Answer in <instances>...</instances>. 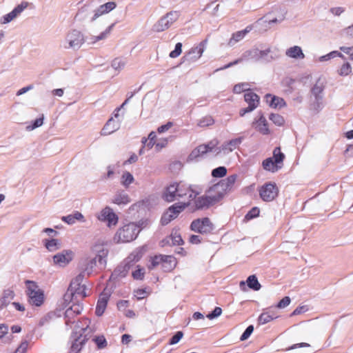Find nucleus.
Returning <instances> with one entry per match:
<instances>
[{
	"label": "nucleus",
	"mask_w": 353,
	"mask_h": 353,
	"mask_svg": "<svg viewBox=\"0 0 353 353\" xmlns=\"http://www.w3.org/2000/svg\"><path fill=\"white\" fill-rule=\"evenodd\" d=\"M236 179L237 175L232 174L212 185L210 188L208 195L195 199V208L197 210L208 208L219 202L228 192L231 191Z\"/></svg>",
	"instance_id": "f257e3e1"
},
{
	"label": "nucleus",
	"mask_w": 353,
	"mask_h": 353,
	"mask_svg": "<svg viewBox=\"0 0 353 353\" xmlns=\"http://www.w3.org/2000/svg\"><path fill=\"white\" fill-rule=\"evenodd\" d=\"M201 192V188L196 185H189L182 182H174L165 188L163 198L167 202H172L188 195V198L191 201Z\"/></svg>",
	"instance_id": "f03ea898"
},
{
	"label": "nucleus",
	"mask_w": 353,
	"mask_h": 353,
	"mask_svg": "<svg viewBox=\"0 0 353 353\" xmlns=\"http://www.w3.org/2000/svg\"><path fill=\"white\" fill-rule=\"evenodd\" d=\"M90 321L84 319L81 322H77L75 325V334H79L77 338L73 342L69 353H79L82 348L83 345L88 340V335L92 332L89 327Z\"/></svg>",
	"instance_id": "7ed1b4c3"
},
{
	"label": "nucleus",
	"mask_w": 353,
	"mask_h": 353,
	"mask_svg": "<svg viewBox=\"0 0 353 353\" xmlns=\"http://www.w3.org/2000/svg\"><path fill=\"white\" fill-rule=\"evenodd\" d=\"M85 39L83 33L77 29H72L68 31L63 39L60 41V47L64 50H79L84 43Z\"/></svg>",
	"instance_id": "20e7f679"
},
{
	"label": "nucleus",
	"mask_w": 353,
	"mask_h": 353,
	"mask_svg": "<svg viewBox=\"0 0 353 353\" xmlns=\"http://www.w3.org/2000/svg\"><path fill=\"white\" fill-rule=\"evenodd\" d=\"M97 254L92 258H85L81 262V268L83 273H86L88 275L92 274L94 268L97 266V262L98 261L99 265L103 268L106 264V258L108 254V250L102 248L101 250H97Z\"/></svg>",
	"instance_id": "39448f33"
},
{
	"label": "nucleus",
	"mask_w": 353,
	"mask_h": 353,
	"mask_svg": "<svg viewBox=\"0 0 353 353\" xmlns=\"http://www.w3.org/2000/svg\"><path fill=\"white\" fill-rule=\"evenodd\" d=\"M139 227L130 223L120 228L114 236V241L117 243H124L134 240L140 232Z\"/></svg>",
	"instance_id": "423d86ee"
},
{
	"label": "nucleus",
	"mask_w": 353,
	"mask_h": 353,
	"mask_svg": "<svg viewBox=\"0 0 353 353\" xmlns=\"http://www.w3.org/2000/svg\"><path fill=\"white\" fill-rule=\"evenodd\" d=\"M27 287L26 294L28 296V301L30 305L36 307L41 306L45 299L44 292L36 282L32 281H26Z\"/></svg>",
	"instance_id": "0eeeda50"
},
{
	"label": "nucleus",
	"mask_w": 353,
	"mask_h": 353,
	"mask_svg": "<svg viewBox=\"0 0 353 353\" xmlns=\"http://www.w3.org/2000/svg\"><path fill=\"white\" fill-rule=\"evenodd\" d=\"M181 12L172 10L161 17L153 26V30L157 32L165 31L170 28L180 17Z\"/></svg>",
	"instance_id": "6e6552de"
},
{
	"label": "nucleus",
	"mask_w": 353,
	"mask_h": 353,
	"mask_svg": "<svg viewBox=\"0 0 353 353\" xmlns=\"http://www.w3.org/2000/svg\"><path fill=\"white\" fill-rule=\"evenodd\" d=\"M190 203H175L170 207L163 213L161 219V223L163 225L168 224L171 221L176 219L179 214L184 210Z\"/></svg>",
	"instance_id": "1a4fd4ad"
},
{
	"label": "nucleus",
	"mask_w": 353,
	"mask_h": 353,
	"mask_svg": "<svg viewBox=\"0 0 353 353\" xmlns=\"http://www.w3.org/2000/svg\"><path fill=\"white\" fill-rule=\"evenodd\" d=\"M190 229L200 234H208L213 230L214 225L209 218L204 217L194 220L191 223Z\"/></svg>",
	"instance_id": "9d476101"
},
{
	"label": "nucleus",
	"mask_w": 353,
	"mask_h": 353,
	"mask_svg": "<svg viewBox=\"0 0 353 353\" xmlns=\"http://www.w3.org/2000/svg\"><path fill=\"white\" fill-rule=\"evenodd\" d=\"M244 99L248 103V106L240 110L239 114L241 117H243L245 114L255 110L259 106L260 98L256 93L248 91L244 94Z\"/></svg>",
	"instance_id": "9b49d317"
},
{
	"label": "nucleus",
	"mask_w": 353,
	"mask_h": 353,
	"mask_svg": "<svg viewBox=\"0 0 353 353\" xmlns=\"http://www.w3.org/2000/svg\"><path fill=\"white\" fill-rule=\"evenodd\" d=\"M279 193V189L274 183H268L263 185L259 190L261 198L266 202L273 201Z\"/></svg>",
	"instance_id": "f8f14e48"
},
{
	"label": "nucleus",
	"mask_w": 353,
	"mask_h": 353,
	"mask_svg": "<svg viewBox=\"0 0 353 353\" xmlns=\"http://www.w3.org/2000/svg\"><path fill=\"white\" fill-rule=\"evenodd\" d=\"M206 44L207 40H203L198 45L192 47L183 57V61L191 63L197 61L202 56L205 49Z\"/></svg>",
	"instance_id": "ddd939ff"
},
{
	"label": "nucleus",
	"mask_w": 353,
	"mask_h": 353,
	"mask_svg": "<svg viewBox=\"0 0 353 353\" xmlns=\"http://www.w3.org/2000/svg\"><path fill=\"white\" fill-rule=\"evenodd\" d=\"M97 218L101 221L106 222L109 228L115 226L119 220L117 215L110 207L103 208L98 214Z\"/></svg>",
	"instance_id": "4468645a"
},
{
	"label": "nucleus",
	"mask_w": 353,
	"mask_h": 353,
	"mask_svg": "<svg viewBox=\"0 0 353 353\" xmlns=\"http://www.w3.org/2000/svg\"><path fill=\"white\" fill-rule=\"evenodd\" d=\"M74 258V252L70 250H64L54 255L52 257L53 264L59 267H65Z\"/></svg>",
	"instance_id": "2eb2a0df"
},
{
	"label": "nucleus",
	"mask_w": 353,
	"mask_h": 353,
	"mask_svg": "<svg viewBox=\"0 0 353 353\" xmlns=\"http://www.w3.org/2000/svg\"><path fill=\"white\" fill-rule=\"evenodd\" d=\"M218 143L219 141L216 139H214L207 144L200 145L192 150L190 157L191 159H195L208 152H213L215 153V150Z\"/></svg>",
	"instance_id": "dca6fc26"
},
{
	"label": "nucleus",
	"mask_w": 353,
	"mask_h": 353,
	"mask_svg": "<svg viewBox=\"0 0 353 353\" xmlns=\"http://www.w3.org/2000/svg\"><path fill=\"white\" fill-rule=\"evenodd\" d=\"M28 6V3L23 1L16 6L10 12L5 14L0 19V23L7 24L16 19Z\"/></svg>",
	"instance_id": "f3484780"
},
{
	"label": "nucleus",
	"mask_w": 353,
	"mask_h": 353,
	"mask_svg": "<svg viewBox=\"0 0 353 353\" xmlns=\"http://www.w3.org/2000/svg\"><path fill=\"white\" fill-rule=\"evenodd\" d=\"M117 7V3L114 1H109L99 6L93 11V15L90 17V21L93 22L99 17L106 14L114 10Z\"/></svg>",
	"instance_id": "a211bd4d"
},
{
	"label": "nucleus",
	"mask_w": 353,
	"mask_h": 353,
	"mask_svg": "<svg viewBox=\"0 0 353 353\" xmlns=\"http://www.w3.org/2000/svg\"><path fill=\"white\" fill-rule=\"evenodd\" d=\"M242 141L241 138H236L229 141L228 142L223 144L220 148H217L215 150V154L218 155L220 154H228L232 152L236 148V147L241 144Z\"/></svg>",
	"instance_id": "6ab92c4d"
},
{
	"label": "nucleus",
	"mask_w": 353,
	"mask_h": 353,
	"mask_svg": "<svg viewBox=\"0 0 353 353\" xmlns=\"http://www.w3.org/2000/svg\"><path fill=\"white\" fill-rule=\"evenodd\" d=\"M256 52H258V49H253L250 50L245 51L241 56V57L234 60V61H232L229 63L228 64L219 68L216 70V71L225 70L227 68H229L233 65H235L241 62H242L243 60H248L250 58H256Z\"/></svg>",
	"instance_id": "aec40b11"
},
{
	"label": "nucleus",
	"mask_w": 353,
	"mask_h": 353,
	"mask_svg": "<svg viewBox=\"0 0 353 353\" xmlns=\"http://www.w3.org/2000/svg\"><path fill=\"white\" fill-rule=\"evenodd\" d=\"M114 26V23H112L109 26H108L105 30L101 32L98 35H90L88 37V43L90 45H94L97 43L105 40L109 35L111 34L113 28Z\"/></svg>",
	"instance_id": "412c9836"
},
{
	"label": "nucleus",
	"mask_w": 353,
	"mask_h": 353,
	"mask_svg": "<svg viewBox=\"0 0 353 353\" xmlns=\"http://www.w3.org/2000/svg\"><path fill=\"white\" fill-rule=\"evenodd\" d=\"M120 120L118 119L117 121H116L115 119H113V117H111L110 119H108V121L106 122V123L102 128L101 134L102 136H107L116 132L120 128Z\"/></svg>",
	"instance_id": "4be33fe9"
},
{
	"label": "nucleus",
	"mask_w": 353,
	"mask_h": 353,
	"mask_svg": "<svg viewBox=\"0 0 353 353\" xmlns=\"http://www.w3.org/2000/svg\"><path fill=\"white\" fill-rule=\"evenodd\" d=\"M83 310V306L80 303H74L65 312V323L69 325L72 323V320L78 314H79Z\"/></svg>",
	"instance_id": "5701e85b"
},
{
	"label": "nucleus",
	"mask_w": 353,
	"mask_h": 353,
	"mask_svg": "<svg viewBox=\"0 0 353 353\" xmlns=\"http://www.w3.org/2000/svg\"><path fill=\"white\" fill-rule=\"evenodd\" d=\"M254 128L256 130L263 134H270V130L268 125V122L265 117L262 114H259L258 119L254 122Z\"/></svg>",
	"instance_id": "b1692460"
},
{
	"label": "nucleus",
	"mask_w": 353,
	"mask_h": 353,
	"mask_svg": "<svg viewBox=\"0 0 353 353\" xmlns=\"http://www.w3.org/2000/svg\"><path fill=\"white\" fill-rule=\"evenodd\" d=\"M285 55L289 58L297 60L303 59L305 58L303 50L299 46H294L288 48L285 51Z\"/></svg>",
	"instance_id": "393cba45"
},
{
	"label": "nucleus",
	"mask_w": 353,
	"mask_h": 353,
	"mask_svg": "<svg viewBox=\"0 0 353 353\" xmlns=\"http://www.w3.org/2000/svg\"><path fill=\"white\" fill-rule=\"evenodd\" d=\"M109 299V294L106 293H102L97 301L95 313L97 316H101L107 307L108 301Z\"/></svg>",
	"instance_id": "a878e982"
},
{
	"label": "nucleus",
	"mask_w": 353,
	"mask_h": 353,
	"mask_svg": "<svg viewBox=\"0 0 353 353\" xmlns=\"http://www.w3.org/2000/svg\"><path fill=\"white\" fill-rule=\"evenodd\" d=\"M265 99L268 105L274 108H281L286 105L283 99L276 96H273L270 94L265 95Z\"/></svg>",
	"instance_id": "bb28decb"
},
{
	"label": "nucleus",
	"mask_w": 353,
	"mask_h": 353,
	"mask_svg": "<svg viewBox=\"0 0 353 353\" xmlns=\"http://www.w3.org/2000/svg\"><path fill=\"white\" fill-rule=\"evenodd\" d=\"M176 265V259L170 255H163L161 267L165 272L172 270Z\"/></svg>",
	"instance_id": "cd10ccee"
},
{
	"label": "nucleus",
	"mask_w": 353,
	"mask_h": 353,
	"mask_svg": "<svg viewBox=\"0 0 353 353\" xmlns=\"http://www.w3.org/2000/svg\"><path fill=\"white\" fill-rule=\"evenodd\" d=\"M69 290L71 291L72 301L77 297L84 298L88 296L87 287L85 285L76 286L74 288H69Z\"/></svg>",
	"instance_id": "c85d7f7f"
},
{
	"label": "nucleus",
	"mask_w": 353,
	"mask_h": 353,
	"mask_svg": "<svg viewBox=\"0 0 353 353\" xmlns=\"http://www.w3.org/2000/svg\"><path fill=\"white\" fill-rule=\"evenodd\" d=\"M14 297L13 290L8 289L3 292L2 296L0 298V310L6 307Z\"/></svg>",
	"instance_id": "c756f323"
},
{
	"label": "nucleus",
	"mask_w": 353,
	"mask_h": 353,
	"mask_svg": "<svg viewBox=\"0 0 353 353\" xmlns=\"http://www.w3.org/2000/svg\"><path fill=\"white\" fill-rule=\"evenodd\" d=\"M61 220L69 225L74 224L77 221L81 222L85 221L83 215L78 211H76L72 214L62 216Z\"/></svg>",
	"instance_id": "7c9ffc66"
},
{
	"label": "nucleus",
	"mask_w": 353,
	"mask_h": 353,
	"mask_svg": "<svg viewBox=\"0 0 353 353\" xmlns=\"http://www.w3.org/2000/svg\"><path fill=\"white\" fill-rule=\"evenodd\" d=\"M249 32H250V30L246 28L243 30L238 31V32L234 33L232 35L230 40L228 41V46H231V47L234 46L236 43L241 41L245 37V36L247 34V33H248Z\"/></svg>",
	"instance_id": "2f4dec72"
},
{
	"label": "nucleus",
	"mask_w": 353,
	"mask_h": 353,
	"mask_svg": "<svg viewBox=\"0 0 353 353\" xmlns=\"http://www.w3.org/2000/svg\"><path fill=\"white\" fill-rule=\"evenodd\" d=\"M43 242L46 248L49 252H55L59 250L61 247L60 241L56 239H45Z\"/></svg>",
	"instance_id": "473e14b6"
},
{
	"label": "nucleus",
	"mask_w": 353,
	"mask_h": 353,
	"mask_svg": "<svg viewBox=\"0 0 353 353\" xmlns=\"http://www.w3.org/2000/svg\"><path fill=\"white\" fill-rule=\"evenodd\" d=\"M112 202L117 205H126L130 202L128 194L124 192H118L114 196Z\"/></svg>",
	"instance_id": "72a5a7b5"
},
{
	"label": "nucleus",
	"mask_w": 353,
	"mask_h": 353,
	"mask_svg": "<svg viewBox=\"0 0 353 353\" xmlns=\"http://www.w3.org/2000/svg\"><path fill=\"white\" fill-rule=\"evenodd\" d=\"M262 166L264 170L272 172H277L281 168V165H276L271 157L265 159L262 162Z\"/></svg>",
	"instance_id": "f704fd0d"
},
{
	"label": "nucleus",
	"mask_w": 353,
	"mask_h": 353,
	"mask_svg": "<svg viewBox=\"0 0 353 353\" xmlns=\"http://www.w3.org/2000/svg\"><path fill=\"white\" fill-rule=\"evenodd\" d=\"M166 241L168 244L172 245H179L183 243V241L178 230L172 231L170 236L167 238Z\"/></svg>",
	"instance_id": "c9c22d12"
},
{
	"label": "nucleus",
	"mask_w": 353,
	"mask_h": 353,
	"mask_svg": "<svg viewBox=\"0 0 353 353\" xmlns=\"http://www.w3.org/2000/svg\"><path fill=\"white\" fill-rule=\"evenodd\" d=\"M323 90V83L320 81H317L311 90L312 94L314 96L316 101L322 99L321 94Z\"/></svg>",
	"instance_id": "e433bc0d"
},
{
	"label": "nucleus",
	"mask_w": 353,
	"mask_h": 353,
	"mask_svg": "<svg viewBox=\"0 0 353 353\" xmlns=\"http://www.w3.org/2000/svg\"><path fill=\"white\" fill-rule=\"evenodd\" d=\"M272 158L276 165H281V167L283 166V161L285 159V154L281 152V148L279 147L274 148L273 151V157Z\"/></svg>",
	"instance_id": "4c0bfd02"
},
{
	"label": "nucleus",
	"mask_w": 353,
	"mask_h": 353,
	"mask_svg": "<svg viewBox=\"0 0 353 353\" xmlns=\"http://www.w3.org/2000/svg\"><path fill=\"white\" fill-rule=\"evenodd\" d=\"M276 318H278V316H276L274 312L270 313L269 312H264L259 316V322L261 324H265Z\"/></svg>",
	"instance_id": "58836bf2"
},
{
	"label": "nucleus",
	"mask_w": 353,
	"mask_h": 353,
	"mask_svg": "<svg viewBox=\"0 0 353 353\" xmlns=\"http://www.w3.org/2000/svg\"><path fill=\"white\" fill-rule=\"evenodd\" d=\"M214 123V120L212 116L206 115L201 118L198 122L197 125L201 128H205L212 125Z\"/></svg>",
	"instance_id": "ea45409f"
},
{
	"label": "nucleus",
	"mask_w": 353,
	"mask_h": 353,
	"mask_svg": "<svg viewBox=\"0 0 353 353\" xmlns=\"http://www.w3.org/2000/svg\"><path fill=\"white\" fill-rule=\"evenodd\" d=\"M247 284L250 288L256 291L259 290L261 287L255 275H250L248 276L247 279Z\"/></svg>",
	"instance_id": "a19ab883"
},
{
	"label": "nucleus",
	"mask_w": 353,
	"mask_h": 353,
	"mask_svg": "<svg viewBox=\"0 0 353 353\" xmlns=\"http://www.w3.org/2000/svg\"><path fill=\"white\" fill-rule=\"evenodd\" d=\"M134 179L131 173L128 171H125L123 173L121 176V184L126 188L129 187V185L133 183Z\"/></svg>",
	"instance_id": "79ce46f5"
},
{
	"label": "nucleus",
	"mask_w": 353,
	"mask_h": 353,
	"mask_svg": "<svg viewBox=\"0 0 353 353\" xmlns=\"http://www.w3.org/2000/svg\"><path fill=\"white\" fill-rule=\"evenodd\" d=\"M156 133L154 132H151L148 135V139L143 138L142 139V143L144 145H146L148 149H151L154 145H156Z\"/></svg>",
	"instance_id": "37998d69"
},
{
	"label": "nucleus",
	"mask_w": 353,
	"mask_h": 353,
	"mask_svg": "<svg viewBox=\"0 0 353 353\" xmlns=\"http://www.w3.org/2000/svg\"><path fill=\"white\" fill-rule=\"evenodd\" d=\"M351 72H352V67H351V65L348 62L343 63L342 65V66L341 67V68L338 71V74L340 76H343V77L347 76Z\"/></svg>",
	"instance_id": "c03bdc74"
},
{
	"label": "nucleus",
	"mask_w": 353,
	"mask_h": 353,
	"mask_svg": "<svg viewBox=\"0 0 353 353\" xmlns=\"http://www.w3.org/2000/svg\"><path fill=\"white\" fill-rule=\"evenodd\" d=\"M112 67L116 70H122L125 65V61L123 59L121 58H115L112 61Z\"/></svg>",
	"instance_id": "a18cd8bd"
},
{
	"label": "nucleus",
	"mask_w": 353,
	"mask_h": 353,
	"mask_svg": "<svg viewBox=\"0 0 353 353\" xmlns=\"http://www.w3.org/2000/svg\"><path fill=\"white\" fill-rule=\"evenodd\" d=\"M44 115L41 114L40 117L35 119L32 125H28L26 127L27 130L31 131L41 126L43 123Z\"/></svg>",
	"instance_id": "49530a36"
},
{
	"label": "nucleus",
	"mask_w": 353,
	"mask_h": 353,
	"mask_svg": "<svg viewBox=\"0 0 353 353\" xmlns=\"http://www.w3.org/2000/svg\"><path fill=\"white\" fill-rule=\"evenodd\" d=\"M269 119L278 126H282L285 123L283 117L278 114H271Z\"/></svg>",
	"instance_id": "de8ad7c7"
},
{
	"label": "nucleus",
	"mask_w": 353,
	"mask_h": 353,
	"mask_svg": "<svg viewBox=\"0 0 353 353\" xmlns=\"http://www.w3.org/2000/svg\"><path fill=\"white\" fill-rule=\"evenodd\" d=\"M250 85L247 83H241L234 86L233 91L234 93L240 94L245 91H249Z\"/></svg>",
	"instance_id": "09e8293b"
},
{
	"label": "nucleus",
	"mask_w": 353,
	"mask_h": 353,
	"mask_svg": "<svg viewBox=\"0 0 353 353\" xmlns=\"http://www.w3.org/2000/svg\"><path fill=\"white\" fill-rule=\"evenodd\" d=\"M227 174V169L223 166H220L214 169L212 175L214 177H223Z\"/></svg>",
	"instance_id": "8fccbe9b"
},
{
	"label": "nucleus",
	"mask_w": 353,
	"mask_h": 353,
	"mask_svg": "<svg viewBox=\"0 0 353 353\" xmlns=\"http://www.w3.org/2000/svg\"><path fill=\"white\" fill-rule=\"evenodd\" d=\"M163 261V255H157L151 258V264L148 266L150 269H152L158 266L159 265H162Z\"/></svg>",
	"instance_id": "3c124183"
},
{
	"label": "nucleus",
	"mask_w": 353,
	"mask_h": 353,
	"mask_svg": "<svg viewBox=\"0 0 353 353\" xmlns=\"http://www.w3.org/2000/svg\"><path fill=\"white\" fill-rule=\"evenodd\" d=\"M84 279L83 272L77 275L72 281L70 288H74L76 286L84 285L83 281Z\"/></svg>",
	"instance_id": "603ef678"
},
{
	"label": "nucleus",
	"mask_w": 353,
	"mask_h": 353,
	"mask_svg": "<svg viewBox=\"0 0 353 353\" xmlns=\"http://www.w3.org/2000/svg\"><path fill=\"white\" fill-rule=\"evenodd\" d=\"M93 340L99 349L104 348L107 346V341L103 336H96Z\"/></svg>",
	"instance_id": "864d4df0"
},
{
	"label": "nucleus",
	"mask_w": 353,
	"mask_h": 353,
	"mask_svg": "<svg viewBox=\"0 0 353 353\" xmlns=\"http://www.w3.org/2000/svg\"><path fill=\"white\" fill-rule=\"evenodd\" d=\"M182 44L181 43H177L175 46V48L174 50H172L170 53V57L171 58H176L177 57H179L181 52H182Z\"/></svg>",
	"instance_id": "5fc2aeb1"
},
{
	"label": "nucleus",
	"mask_w": 353,
	"mask_h": 353,
	"mask_svg": "<svg viewBox=\"0 0 353 353\" xmlns=\"http://www.w3.org/2000/svg\"><path fill=\"white\" fill-rule=\"evenodd\" d=\"M253 331H254L253 325H249L246 328V330L244 331L243 334L241 336L240 340L241 341H245L246 339H248L250 337V336L251 335V334L253 332Z\"/></svg>",
	"instance_id": "6e6d98bb"
},
{
	"label": "nucleus",
	"mask_w": 353,
	"mask_h": 353,
	"mask_svg": "<svg viewBox=\"0 0 353 353\" xmlns=\"http://www.w3.org/2000/svg\"><path fill=\"white\" fill-rule=\"evenodd\" d=\"M222 313V309L219 307H216L214 310L207 315V318L209 319H213L219 316Z\"/></svg>",
	"instance_id": "4d7b16f0"
},
{
	"label": "nucleus",
	"mask_w": 353,
	"mask_h": 353,
	"mask_svg": "<svg viewBox=\"0 0 353 353\" xmlns=\"http://www.w3.org/2000/svg\"><path fill=\"white\" fill-rule=\"evenodd\" d=\"M183 333L181 331L177 332L170 339V344H176L183 337Z\"/></svg>",
	"instance_id": "13d9d810"
},
{
	"label": "nucleus",
	"mask_w": 353,
	"mask_h": 353,
	"mask_svg": "<svg viewBox=\"0 0 353 353\" xmlns=\"http://www.w3.org/2000/svg\"><path fill=\"white\" fill-rule=\"evenodd\" d=\"M290 302V298L289 296H285L278 303L276 307L278 308H284L289 305Z\"/></svg>",
	"instance_id": "bf43d9fd"
},
{
	"label": "nucleus",
	"mask_w": 353,
	"mask_h": 353,
	"mask_svg": "<svg viewBox=\"0 0 353 353\" xmlns=\"http://www.w3.org/2000/svg\"><path fill=\"white\" fill-rule=\"evenodd\" d=\"M144 276V269L139 268L134 272H132V276L134 279L141 280Z\"/></svg>",
	"instance_id": "052dcab7"
},
{
	"label": "nucleus",
	"mask_w": 353,
	"mask_h": 353,
	"mask_svg": "<svg viewBox=\"0 0 353 353\" xmlns=\"http://www.w3.org/2000/svg\"><path fill=\"white\" fill-rule=\"evenodd\" d=\"M28 346L27 341H22L20 345L17 347L14 353H26Z\"/></svg>",
	"instance_id": "680f3d73"
},
{
	"label": "nucleus",
	"mask_w": 353,
	"mask_h": 353,
	"mask_svg": "<svg viewBox=\"0 0 353 353\" xmlns=\"http://www.w3.org/2000/svg\"><path fill=\"white\" fill-rule=\"evenodd\" d=\"M330 12L334 16H340L345 12V9L342 7L332 8Z\"/></svg>",
	"instance_id": "e2e57ef3"
},
{
	"label": "nucleus",
	"mask_w": 353,
	"mask_h": 353,
	"mask_svg": "<svg viewBox=\"0 0 353 353\" xmlns=\"http://www.w3.org/2000/svg\"><path fill=\"white\" fill-rule=\"evenodd\" d=\"M259 209L257 208H253L246 215V218L252 219L259 216Z\"/></svg>",
	"instance_id": "0e129e2a"
},
{
	"label": "nucleus",
	"mask_w": 353,
	"mask_h": 353,
	"mask_svg": "<svg viewBox=\"0 0 353 353\" xmlns=\"http://www.w3.org/2000/svg\"><path fill=\"white\" fill-rule=\"evenodd\" d=\"M172 122H168L166 124L161 125L158 128L157 131L159 133H163L166 131H168L172 126Z\"/></svg>",
	"instance_id": "69168bd1"
},
{
	"label": "nucleus",
	"mask_w": 353,
	"mask_h": 353,
	"mask_svg": "<svg viewBox=\"0 0 353 353\" xmlns=\"http://www.w3.org/2000/svg\"><path fill=\"white\" fill-rule=\"evenodd\" d=\"M270 52H271L270 48H268L267 49L263 50H258V52H256L257 59L263 58Z\"/></svg>",
	"instance_id": "338daca9"
},
{
	"label": "nucleus",
	"mask_w": 353,
	"mask_h": 353,
	"mask_svg": "<svg viewBox=\"0 0 353 353\" xmlns=\"http://www.w3.org/2000/svg\"><path fill=\"white\" fill-rule=\"evenodd\" d=\"M343 34L345 36L353 38V24L344 28L343 30Z\"/></svg>",
	"instance_id": "774afa93"
}]
</instances>
